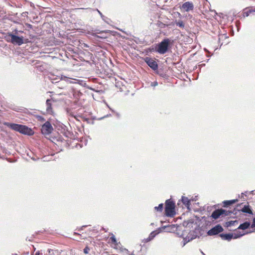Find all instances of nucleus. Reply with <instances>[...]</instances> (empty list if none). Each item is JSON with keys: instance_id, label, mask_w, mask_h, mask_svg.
Here are the masks:
<instances>
[{"instance_id": "25", "label": "nucleus", "mask_w": 255, "mask_h": 255, "mask_svg": "<svg viewBox=\"0 0 255 255\" xmlns=\"http://www.w3.org/2000/svg\"><path fill=\"white\" fill-rule=\"evenodd\" d=\"M163 204L162 203L160 204L158 206L154 207L155 210L157 211L161 212L163 210Z\"/></svg>"}, {"instance_id": "13", "label": "nucleus", "mask_w": 255, "mask_h": 255, "mask_svg": "<svg viewBox=\"0 0 255 255\" xmlns=\"http://www.w3.org/2000/svg\"><path fill=\"white\" fill-rule=\"evenodd\" d=\"M5 125L11 129L18 132H19L21 127V125L16 124L6 123Z\"/></svg>"}, {"instance_id": "20", "label": "nucleus", "mask_w": 255, "mask_h": 255, "mask_svg": "<svg viewBox=\"0 0 255 255\" xmlns=\"http://www.w3.org/2000/svg\"><path fill=\"white\" fill-rule=\"evenodd\" d=\"M58 253V251L48 249L47 253L44 255H57Z\"/></svg>"}, {"instance_id": "2", "label": "nucleus", "mask_w": 255, "mask_h": 255, "mask_svg": "<svg viewBox=\"0 0 255 255\" xmlns=\"http://www.w3.org/2000/svg\"><path fill=\"white\" fill-rule=\"evenodd\" d=\"M7 40L14 45H17L18 46H20L24 43L23 37L18 36L11 33H8Z\"/></svg>"}, {"instance_id": "39", "label": "nucleus", "mask_w": 255, "mask_h": 255, "mask_svg": "<svg viewBox=\"0 0 255 255\" xmlns=\"http://www.w3.org/2000/svg\"><path fill=\"white\" fill-rule=\"evenodd\" d=\"M23 32V31L19 30V33H22Z\"/></svg>"}, {"instance_id": "12", "label": "nucleus", "mask_w": 255, "mask_h": 255, "mask_svg": "<svg viewBox=\"0 0 255 255\" xmlns=\"http://www.w3.org/2000/svg\"><path fill=\"white\" fill-rule=\"evenodd\" d=\"M224 212V211H223V209L215 210L213 212L211 215V217L213 219L216 220L218 218H219L220 216H221L222 213Z\"/></svg>"}, {"instance_id": "5", "label": "nucleus", "mask_w": 255, "mask_h": 255, "mask_svg": "<svg viewBox=\"0 0 255 255\" xmlns=\"http://www.w3.org/2000/svg\"><path fill=\"white\" fill-rule=\"evenodd\" d=\"M53 130V127L49 122H46L42 126L41 132L43 134H49Z\"/></svg>"}, {"instance_id": "18", "label": "nucleus", "mask_w": 255, "mask_h": 255, "mask_svg": "<svg viewBox=\"0 0 255 255\" xmlns=\"http://www.w3.org/2000/svg\"><path fill=\"white\" fill-rule=\"evenodd\" d=\"M241 211L244 213L253 214V212L249 205H245Z\"/></svg>"}, {"instance_id": "11", "label": "nucleus", "mask_w": 255, "mask_h": 255, "mask_svg": "<svg viewBox=\"0 0 255 255\" xmlns=\"http://www.w3.org/2000/svg\"><path fill=\"white\" fill-rule=\"evenodd\" d=\"M19 132L28 135H31L33 134V131L31 128L23 125H21Z\"/></svg>"}, {"instance_id": "29", "label": "nucleus", "mask_w": 255, "mask_h": 255, "mask_svg": "<svg viewBox=\"0 0 255 255\" xmlns=\"http://www.w3.org/2000/svg\"><path fill=\"white\" fill-rule=\"evenodd\" d=\"M90 250V249L88 247H86L83 250V252L85 254H87L89 253Z\"/></svg>"}, {"instance_id": "4", "label": "nucleus", "mask_w": 255, "mask_h": 255, "mask_svg": "<svg viewBox=\"0 0 255 255\" xmlns=\"http://www.w3.org/2000/svg\"><path fill=\"white\" fill-rule=\"evenodd\" d=\"M51 82L53 83L59 82V85H62L64 82H65L67 84L76 83L75 82L73 81L71 78L63 75H61V77H59L58 78L51 79Z\"/></svg>"}, {"instance_id": "7", "label": "nucleus", "mask_w": 255, "mask_h": 255, "mask_svg": "<svg viewBox=\"0 0 255 255\" xmlns=\"http://www.w3.org/2000/svg\"><path fill=\"white\" fill-rule=\"evenodd\" d=\"M223 231V228L220 225H217L208 231V235L213 236L218 234Z\"/></svg>"}, {"instance_id": "42", "label": "nucleus", "mask_w": 255, "mask_h": 255, "mask_svg": "<svg viewBox=\"0 0 255 255\" xmlns=\"http://www.w3.org/2000/svg\"><path fill=\"white\" fill-rule=\"evenodd\" d=\"M44 158H46V157H44ZM47 160V159H43V161H46Z\"/></svg>"}, {"instance_id": "1", "label": "nucleus", "mask_w": 255, "mask_h": 255, "mask_svg": "<svg viewBox=\"0 0 255 255\" xmlns=\"http://www.w3.org/2000/svg\"><path fill=\"white\" fill-rule=\"evenodd\" d=\"M165 212L168 217H172L175 215V203L170 199H168L165 202Z\"/></svg>"}, {"instance_id": "24", "label": "nucleus", "mask_w": 255, "mask_h": 255, "mask_svg": "<svg viewBox=\"0 0 255 255\" xmlns=\"http://www.w3.org/2000/svg\"><path fill=\"white\" fill-rule=\"evenodd\" d=\"M96 10L98 11V12L99 13V14L100 15L101 18H102V19L105 21L106 22L108 23V21H107V19H108V18L107 17H106L105 16H104L102 13L98 9H96Z\"/></svg>"}, {"instance_id": "14", "label": "nucleus", "mask_w": 255, "mask_h": 255, "mask_svg": "<svg viewBox=\"0 0 255 255\" xmlns=\"http://www.w3.org/2000/svg\"><path fill=\"white\" fill-rule=\"evenodd\" d=\"M46 112L47 114H52L53 112L52 110V106L51 103V100L47 99L46 102Z\"/></svg>"}, {"instance_id": "27", "label": "nucleus", "mask_w": 255, "mask_h": 255, "mask_svg": "<svg viewBox=\"0 0 255 255\" xmlns=\"http://www.w3.org/2000/svg\"><path fill=\"white\" fill-rule=\"evenodd\" d=\"M67 113L69 116L72 117H74L75 119H77V116L74 115V114L72 111H71L70 110H67Z\"/></svg>"}, {"instance_id": "17", "label": "nucleus", "mask_w": 255, "mask_h": 255, "mask_svg": "<svg viewBox=\"0 0 255 255\" xmlns=\"http://www.w3.org/2000/svg\"><path fill=\"white\" fill-rule=\"evenodd\" d=\"M250 225L251 224L249 222H245L240 224L238 229L241 230H245L248 229L250 227Z\"/></svg>"}, {"instance_id": "38", "label": "nucleus", "mask_w": 255, "mask_h": 255, "mask_svg": "<svg viewBox=\"0 0 255 255\" xmlns=\"http://www.w3.org/2000/svg\"><path fill=\"white\" fill-rule=\"evenodd\" d=\"M108 116H109V115H106V116H104V117L100 118V120L103 119V118H106V117H108Z\"/></svg>"}, {"instance_id": "22", "label": "nucleus", "mask_w": 255, "mask_h": 255, "mask_svg": "<svg viewBox=\"0 0 255 255\" xmlns=\"http://www.w3.org/2000/svg\"><path fill=\"white\" fill-rule=\"evenodd\" d=\"M237 221H231L226 223V227H229L235 225V224H238Z\"/></svg>"}, {"instance_id": "32", "label": "nucleus", "mask_w": 255, "mask_h": 255, "mask_svg": "<svg viewBox=\"0 0 255 255\" xmlns=\"http://www.w3.org/2000/svg\"><path fill=\"white\" fill-rule=\"evenodd\" d=\"M38 119L39 121H45L44 118L43 117H42V116H38Z\"/></svg>"}, {"instance_id": "31", "label": "nucleus", "mask_w": 255, "mask_h": 255, "mask_svg": "<svg viewBox=\"0 0 255 255\" xmlns=\"http://www.w3.org/2000/svg\"><path fill=\"white\" fill-rule=\"evenodd\" d=\"M250 13V11H246V12H244V16H248Z\"/></svg>"}, {"instance_id": "23", "label": "nucleus", "mask_w": 255, "mask_h": 255, "mask_svg": "<svg viewBox=\"0 0 255 255\" xmlns=\"http://www.w3.org/2000/svg\"><path fill=\"white\" fill-rule=\"evenodd\" d=\"M190 241H192V239H190V236L188 235L187 237L183 239L184 243L183 244V247Z\"/></svg>"}, {"instance_id": "41", "label": "nucleus", "mask_w": 255, "mask_h": 255, "mask_svg": "<svg viewBox=\"0 0 255 255\" xmlns=\"http://www.w3.org/2000/svg\"><path fill=\"white\" fill-rule=\"evenodd\" d=\"M86 227H87V226H83L81 228L83 229V228H85Z\"/></svg>"}, {"instance_id": "26", "label": "nucleus", "mask_w": 255, "mask_h": 255, "mask_svg": "<svg viewBox=\"0 0 255 255\" xmlns=\"http://www.w3.org/2000/svg\"><path fill=\"white\" fill-rule=\"evenodd\" d=\"M176 25L180 27L184 28V23L182 20H179L176 23Z\"/></svg>"}, {"instance_id": "35", "label": "nucleus", "mask_w": 255, "mask_h": 255, "mask_svg": "<svg viewBox=\"0 0 255 255\" xmlns=\"http://www.w3.org/2000/svg\"><path fill=\"white\" fill-rule=\"evenodd\" d=\"M251 227L252 228L255 227V218L253 220V224L251 225Z\"/></svg>"}, {"instance_id": "15", "label": "nucleus", "mask_w": 255, "mask_h": 255, "mask_svg": "<svg viewBox=\"0 0 255 255\" xmlns=\"http://www.w3.org/2000/svg\"><path fill=\"white\" fill-rule=\"evenodd\" d=\"M159 233V232H158L157 231H152L149 234L148 237L147 238L144 239L145 242L147 243L148 242H149L151 240H152L156 236V235H157Z\"/></svg>"}, {"instance_id": "37", "label": "nucleus", "mask_w": 255, "mask_h": 255, "mask_svg": "<svg viewBox=\"0 0 255 255\" xmlns=\"http://www.w3.org/2000/svg\"><path fill=\"white\" fill-rule=\"evenodd\" d=\"M247 193H248L247 192H245V193H242V196H243V195H245V196H247V194H247Z\"/></svg>"}, {"instance_id": "9", "label": "nucleus", "mask_w": 255, "mask_h": 255, "mask_svg": "<svg viewBox=\"0 0 255 255\" xmlns=\"http://www.w3.org/2000/svg\"><path fill=\"white\" fill-rule=\"evenodd\" d=\"M188 235L190 236V239L192 240L196 238H199L201 235L200 230L199 228H196L193 231H191Z\"/></svg>"}, {"instance_id": "30", "label": "nucleus", "mask_w": 255, "mask_h": 255, "mask_svg": "<svg viewBox=\"0 0 255 255\" xmlns=\"http://www.w3.org/2000/svg\"><path fill=\"white\" fill-rule=\"evenodd\" d=\"M13 34H15L16 35H17L19 34V30H18L17 29H15L13 30Z\"/></svg>"}, {"instance_id": "43", "label": "nucleus", "mask_w": 255, "mask_h": 255, "mask_svg": "<svg viewBox=\"0 0 255 255\" xmlns=\"http://www.w3.org/2000/svg\"><path fill=\"white\" fill-rule=\"evenodd\" d=\"M201 253L203 255H205V254L202 251H201Z\"/></svg>"}, {"instance_id": "34", "label": "nucleus", "mask_w": 255, "mask_h": 255, "mask_svg": "<svg viewBox=\"0 0 255 255\" xmlns=\"http://www.w3.org/2000/svg\"><path fill=\"white\" fill-rule=\"evenodd\" d=\"M42 255V253L41 252L38 251L35 253L34 255Z\"/></svg>"}, {"instance_id": "6", "label": "nucleus", "mask_w": 255, "mask_h": 255, "mask_svg": "<svg viewBox=\"0 0 255 255\" xmlns=\"http://www.w3.org/2000/svg\"><path fill=\"white\" fill-rule=\"evenodd\" d=\"M144 61L152 70H156L158 69L157 63L152 58L146 57L144 58Z\"/></svg>"}, {"instance_id": "44", "label": "nucleus", "mask_w": 255, "mask_h": 255, "mask_svg": "<svg viewBox=\"0 0 255 255\" xmlns=\"http://www.w3.org/2000/svg\"><path fill=\"white\" fill-rule=\"evenodd\" d=\"M28 25H29V27H31V25H30V24H28Z\"/></svg>"}, {"instance_id": "8", "label": "nucleus", "mask_w": 255, "mask_h": 255, "mask_svg": "<svg viewBox=\"0 0 255 255\" xmlns=\"http://www.w3.org/2000/svg\"><path fill=\"white\" fill-rule=\"evenodd\" d=\"M243 235V234H240L239 235H235V236L234 237L233 234L232 233L220 234V236L223 240L227 241H230L233 238L237 239L238 238H240Z\"/></svg>"}, {"instance_id": "19", "label": "nucleus", "mask_w": 255, "mask_h": 255, "mask_svg": "<svg viewBox=\"0 0 255 255\" xmlns=\"http://www.w3.org/2000/svg\"><path fill=\"white\" fill-rule=\"evenodd\" d=\"M238 201L237 199L226 200L223 202L224 207H226L233 204L235 203Z\"/></svg>"}, {"instance_id": "21", "label": "nucleus", "mask_w": 255, "mask_h": 255, "mask_svg": "<svg viewBox=\"0 0 255 255\" xmlns=\"http://www.w3.org/2000/svg\"><path fill=\"white\" fill-rule=\"evenodd\" d=\"M223 211L224 212L222 213V215H221L222 217H225V216L230 215L231 214L234 213L233 211H230V210H226L223 209Z\"/></svg>"}, {"instance_id": "16", "label": "nucleus", "mask_w": 255, "mask_h": 255, "mask_svg": "<svg viewBox=\"0 0 255 255\" xmlns=\"http://www.w3.org/2000/svg\"><path fill=\"white\" fill-rule=\"evenodd\" d=\"M182 202L183 204L187 207V209H190V200L186 197H182Z\"/></svg>"}, {"instance_id": "10", "label": "nucleus", "mask_w": 255, "mask_h": 255, "mask_svg": "<svg viewBox=\"0 0 255 255\" xmlns=\"http://www.w3.org/2000/svg\"><path fill=\"white\" fill-rule=\"evenodd\" d=\"M181 8L187 12L193 9L194 5L191 1H186L182 4Z\"/></svg>"}, {"instance_id": "33", "label": "nucleus", "mask_w": 255, "mask_h": 255, "mask_svg": "<svg viewBox=\"0 0 255 255\" xmlns=\"http://www.w3.org/2000/svg\"><path fill=\"white\" fill-rule=\"evenodd\" d=\"M158 85V83L156 82V81H155L154 82H152L151 84V85L153 87H155L156 86H157Z\"/></svg>"}, {"instance_id": "45", "label": "nucleus", "mask_w": 255, "mask_h": 255, "mask_svg": "<svg viewBox=\"0 0 255 255\" xmlns=\"http://www.w3.org/2000/svg\"><path fill=\"white\" fill-rule=\"evenodd\" d=\"M110 110H111L112 112H114V110H112L111 109H110Z\"/></svg>"}, {"instance_id": "28", "label": "nucleus", "mask_w": 255, "mask_h": 255, "mask_svg": "<svg viewBox=\"0 0 255 255\" xmlns=\"http://www.w3.org/2000/svg\"><path fill=\"white\" fill-rule=\"evenodd\" d=\"M110 240L112 241V242L114 244H116L117 243L116 239L114 235L112 234V236L110 237Z\"/></svg>"}, {"instance_id": "36", "label": "nucleus", "mask_w": 255, "mask_h": 255, "mask_svg": "<svg viewBox=\"0 0 255 255\" xmlns=\"http://www.w3.org/2000/svg\"><path fill=\"white\" fill-rule=\"evenodd\" d=\"M123 252L124 253H127V254H128V255H129V254H128V250L125 249L124 250H123Z\"/></svg>"}, {"instance_id": "40", "label": "nucleus", "mask_w": 255, "mask_h": 255, "mask_svg": "<svg viewBox=\"0 0 255 255\" xmlns=\"http://www.w3.org/2000/svg\"><path fill=\"white\" fill-rule=\"evenodd\" d=\"M166 226H163V227H162V229H165V228H166Z\"/></svg>"}, {"instance_id": "3", "label": "nucleus", "mask_w": 255, "mask_h": 255, "mask_svg": "<svg viewBox=\"0 0 255 255\" xmlns=\"http://www.w3.org/2000/svg\"><path fill=\"white\" fill-rule=\"evenodd\" d=\"M169 39H164L158 44L156 51L160 54H165L167 51L169 45Z\"/></svg>"}]
</instances>
